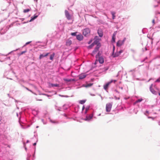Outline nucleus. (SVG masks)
Masks as SVG:
<instances>
[{
	"instance_id": "obj_1",
	"label": "nucleus",
	"mask_w": 160,
	"mask_h": 160,
	"mask_svg": "<svg viewBox=\"0 0 160 160\" xmlns=\"http://www.w3.org/2000/svg\"><path fill=\"white\" fill-rule=\"evenodd\" d=\"M117 2H119V3L118 5V8H120L121 7H125L126 6L127 2L126 0H116Z\"/></svg>"
},
{
	"instance_id": "obj_2",
	"label": "nucleus",
	"mask_w": 160,
	"mask_h": 160,
	"mask_svg": "<svg viewBox=\"0 0 160 160\" xmlns=\"http://www.w3.org/2000/svg\"><path fill=\"white\" fill-rule=\"evenodd\" d=\"M117 81L115 80H111L110 81L108 82L103 85L104 89L107 91L110 84L112 82L115 83Z\"/></svg>"
},
{
	"instance_id": "obj_3",
	"label": "nucleus",
	"mask_w": 160,
	"mask_h": 160,
	"mask_svg": "<svg viewBox=\"0 0 160 160\" xmlns=\"http://www.w3.org/2000/svg\"><path fill=\"white\" fill-rule=\"evenodd\" d=\"M90 32V30L88 28L84 29L83 30V34L86 37H88Z\"/></svg>"
},
{
	"instance_id": "obj_4",
	"label": "nucleus",
	"mask_w": 160,
	"mask_h": 160,
	"mask_svg": "<svg viewBox=\"0 0 160 160\" xmlns=\"http://www.w3.org/2000/svg\"><path fill=\"white\" fill-rule=\"evenodd\" d=\"M113 104L112 102L107 103L106 105V110L107 112H110L111 109Z\"/></svg>"
},
{
	"instance_id": "obj_5",
	"label": "nucleus",
	"mask_w": 160,
	"mask_h": 160,
	"mask_svg": "<svg viewBox=\"0 0 160 160\" xmlns=\"http://www.w3.org/2000/svg\"><path fill=\"white\" fill-rule=\"evenodd\" d=\"M94 41L93 42L96 45H101V43L100 42V41L101 40V39L99 38L98 36H96L94 38Z\"/></svg>"
},
{
	"instance_id": "obj_6",
	"label": "nucleus",
	"mask_w": 160,
	"mask_h": 160,
	"mask_svg": "<svg viewBox=\"0 0 160 160\" xmlns=\"http://www.w3.org/2000/svg\"><path fill=\"white\" fill-rule=\"evenodd\" d=\"M101 45H100V44L96 45V47L93 51L91 54L92 56H94V54H95L96 53V52L98 51L99 48L101 47Z\"/></svg>"
},
{
	"instance_id": "obj_7",
	"label": "nucleus",
	"mask_w": 160,
	"mask_h": 160,
	"mask_svg": "<svg viewBox=\"0 0 160 160\" xmlns=\"http://www.w3.org/2000/svg\"><path fill=\"white\" fill-rule=\"evenodd\" d=\"M123 50H120L119 51H117L114 54V55L112 56L113 58H115L119 56L123 52Z\"/></svg>"
},
{
	"instance_id": "obj_8",
	"label": "nucleus",
	"mask_w": 160,
	"mask_h": 160,
	"mask_svg": "<svg viewBox=\"0 0 160 160\" xmlns=\"http://www.w3.org/2000/svg\"><path fill=\"white\" fill-rule=\"evenodd\" d=\"M93 115L92 114H87L86 116V118L84 120L85 121H89L93 117Z\"/></svg>"
},
{
	"instance_id": "obj_9",
	"label": "nucleus",
	"mask_w": 160,
	"mask_h": 160,
	"mask_svg": "<svg viewBox=\"0 0 160 160\" xmlns=\"http://www.w3.org/2000/svg\"><path fill=\"white\" fill-rule=\"evenodd\" d=\"M65 13L67 18L68 20H70L71 19V16L68 11L67 10H65Z\"/></svg>"
},
{
	"instance_id": "obj_10",
	"label": "nucleus",
	"mask_w": 160,
	"mask_h": 160,
	"mask_svg": "<svg viewBox=\"0 0 160 160\" xmlns=\"http://www.w3.org/2000/svg\"><path fill=\"white\" fill-rule=\"evenodd\" d=\"M83 38V36L81 34H78L76 37L77 39L79 41H81L82 40Z\"/></svg>"
},
{
	"instance_id": "obj_11",
	"label": "nucleus",
	"mask_w": 160,
	"mask_h": 160,
	"mask_svg": "<svg viewBox=\"0 0 160 160\" xmlns=\"http://www.w3.org/2000/svg\"><path fill=\"white\" fill-rule=\"evenodd\" d=\"M97 33L100 37H102L103 36V32L102 29L99 28L98 30Z\"/></svg>"
},
{
	"instance_id": "obj_12",
	"label": "nucleus",
	"mask_w": 160,
	"mask_h": 160,
	"mask_svg": "<svg viewBox=\"0 0 160 160\" xmlns=\"http://www.w3.org/2000/svg\"><path fill=\"white\" fill-rule=\"evenodd\" d=\"M152 86L153 84H152L150 87V91L153 94H156L157 92L155 91L153 88H152Z\"/></svg>"
},
{
	"instance_id": "obj_13",
	"label": "nucleus",
	"mask_w": 160,
	"mask_h": 160,
	"mask_svg": "<svg viewBox=\"0 0 160 160\" xmlns=\"http://www.w3.org/2000/svg\"><path fill=\"white\" fill-rule=\"evenodd\" d=\"M97 59H98L100 63L102 64L104 63V59L102 57H99Z\"/></svg>"
},
{
	"instance_id": "obj_14",
	"label": "nucleus",
	"mask_w": 160,
	"mask_h": 160,
	"mask_svg": "<svg viewBox=\"0 0 160 160\" xmlns=\"http://www.w3.org/2000/svg\"><path fill=\"white\" fill-rule=\"evenodd\" d=\"M49 54V53H43L42 54H41L39 57V58L40 59H41L43 58L44 57H45L47 56Z\"/></svg>"
},
{
	"instance_id": "obj_15",
	"label": "nucleus",
	"mask_w": 160,
	"mask_h": 160,
	"mask_svg": "<svg viewBox=\"0 0 160 160\" xmlns=\"http://www.w3.org/2000/svg\"><path fill=\"white\" fill-rule=\"evenodd\" d=\"M38 15H37L36 14H35L33 16L31 17V19L29 21V22H31L33 21L36 18L38 17Z\"/></svg>"
},
{
	"instance_id": "obj_16",
	"label": "nucleus",
	"mask_w": 160,
	"mask_h": 160,
	"mask_svg": "<svg viewBox=\"0 0 160 160\" xmlns=\"http://www.w3.org/2000/svg\"><path fill=\"white\" fill-rule=\"evenodd\" d=\"M123 43L122 42V40H119L117 43V46L118 47H120L123 44Z\"/></svg>"
},
{
	"instance_id": "obj_17",
	"label": "nucleus",
	"mask_w": 160,
	"mask_h": 160,
	"mask_svg": "<svg viewBox=\"0 0 160 160\" xmlns=\"http://www.w3.org/2000/svg\"><path fill=\"white\" fill-rule=\"evenodd\" d=\"M87 75L84 74H81L78 76L79 79H82L86 77Z\"/></svg>"
},
{
	"instance_id": "obj_18",
	"label": "nucleus",
	"mask_w": 160,
	"mask_h": 160,
	"mask_svg": "<svg viewBox=\"0 0 160 160\" xmlns=\"http://www.w3.org/2000/svg\"><path fill=\"white\" fill-rule=\"evenodd\" d=\"M72 41L69 39H68L66 41V45L67 46H69L72 44Z\"/></svg>"
},
{
	"instance_id": "obj_19",
	"label": "nucleus",
	"mask_w": 160,
	"mask_h": 160,
	"mask_svg": "<svg viewBox=\"0 0 160 160\" xmlns=\"http://www.w3.org/2000/svg\"><path fill=\"white\" fill-rule=\"evenodd\" d=\"M64 80L65 81L67 82H70L71 81H75V79H67L65 78L64 79Z\"/></svg>"
},
{
	"instance_id": "obj_20",
	"label": "nucleus",
	"mask_w": 160,
	"mask_h": 160,
	"mask_svg": "<svg viewBox=\"0 0 160 160\" xmlns=\"http://www.w3.org/2000/svg\"><path fill=\"white\" fill-rule=\"evenodd\" d=\"M18 49H16L15 50H14L10 52H9L7 54L6 56H8V55H9L10 54H15L14 53V52H15V51H17V50H18Z\"/></svg>"
},
{
	"instance_id": "obj_21",
	"label": "nucleus",
	"mask_w": 160,
	"mask_h": 160,
	"mask_svg": "<svg viewBox=\"0 0 160 160\" xmlns=\"http://www.w3.org/2000/svg\"><path fill=\"white\" fill-rule=\"evenodd\" d=\"M48 119L49 120L50 122L52 123L56 124L59 123V122H58L52 120L50 118H49Z\"/></svg>"
},
{
	"instance_id": "obj_22",
	"label": "nucleus",
	"mask_w": 160,
	"mask_h": 160,
	"mask_svg": "<svg viewBox=\"0 0 160 160\" xmlns=\"http://www.w3.org/2000/svg\"><path fill=\"white\" fill-rule=\"evenodd\" d=\"M111 13L112 16V19H114L116 17V16L115 15L116 13L114 12H111Z\"/></svg>"
},
{
	"instance_id": "obj_23",
	"label": "nucleus",
	"mask_w": 160,
	"mask_h": 160,
	"mask_svg": "<svg viewBox=\"0 0 160 160\" xmlns=\"http://www.w3.org/2000/svg\"><path fill=\"white\" fill-rule=\"evenodd\" d=\"M93 85V83H89L86 84V85L84 86V87L86 88H88L91 86Z\"/></svg>"
},
{
	"instance_id": "obj_24",
	"label": "nucleus",
	"mask_w": 160,
	"mask_h": 160,
	"mask_svg": "<svg viewBox=\"0 0 160 160\" xmlns=\"http://www.w3.org/2000/svg\"><path fill=\"white\" fill-rule=\"evenodd\" d=\"M101 53L99 51L97 55H96L95 57L97 59L98 58L101 57Z\"/></svg>"
},
{
	"instance_id": "obj_25",
	"label": "nucleus",
	"mask_w": 160,
	"mask_h": 160,
	"mask_svg": "<svg viewBox=\"0 0 160 160\" xmlns=\"http://www.w3.org/2000/svg\"><path fill=\"white\" fill-rule=\"evenodd\" d=\"M55 54L54 53H53L50 55V59L51 60H53V59L54 57L55 56Z\"/></svg>"
},
{
	"instance_id": "obj_26",
	"label": "nucleus",
	"mask_w": 160,
	"mask_h": 160,
	"mask_svg": "<svg viewBox=\"0 0 160 160\" xmlns=\"http://www.w3.org/2000/svg\"><path fill=\"white\" fill-rule=\"evenodd\" d=\"M95 45L93 42L91 43V45L88 46V49H91L92 48L94 45Z\"/></svg>"
},
{
	"instance_id": "obj_27",
	"label": "nucleus",
	"mask_w": 160,
	"mask_h": 160,
	"mask_svg": "<svg viewBox=\"0 0 160 160\" xmlns=\"http://www.w3.org/2000/svg\"><path fill=\"white\" fill-rule=\"evenodd\" d=\"M143 112L144 114L146 116H147L149 113V111L148 110H146L145 111Z\"/></svg>"
},
{
	"instance_id": "obj_28",
	"label": "nucleus",
	"mask_w": 160,
	"mask_h": 160,
	"mask_svg": "<svg viewBox=\"0 0 160 160\" xmlns=\"http://www.w3.org/2000/svg\"><path fill=\"white\" fill-rule=\"evenodd\" d=\"M86 101V100H81L79 101V102L80 104H83Z\"/></svg>"
},
{
	"instance_id": "obj_29",
	"label": "nucleus",
	"mask_w": 160,
	"mask_h": 160,
	"mask_svg": "<svg viewBox=\"0 0 160 160\" xmlns=\"http://www.w3.org/2000/svg\"><path fill=\"white\" fill-rule=\"evenodd\" d=\"M78 33V32H71V35L72 36L76 37L77 35V33Z\"/></svg>"
},
{
	"instance_id": "obj_30",
	"label": "nucleus",
	"mask_w": 160,
	"mask_h": 160,
	"mask_svg": "<svg viewBox=\"0 0 160 160\" xmlns=\"http://www.w3.org/2000/svg\"><path fill=\"white\" fill-rule=\"evenodd\" d=\"M143 99L142 98H140L138 99L135 102V103H137L138 102H141L142 101Z\"/></svg>"
},
{
	"instance_id": "obj_31",
	"label": "nucleus",
	"mask_w": 160,
	"mask_h": 160,
	"mask_svg": "<svg viewBox=\"0 0 160 160\" xmlns=\"http://www.w3.org/2000/svg\"><path fill=\"white\" fill-rule=\"evenodd\" d=\"M115 46L114 45L113 46V48H112V56L114 55V53H115Z\"/></svg>"
},
{
	"instance_id": "obj_32",
	"label": "nucleus",
	"mask_w": 160,
	"mask_h": 160,
	"mask_svg": "<svg viewBox=\"0 0 160 160\" xmlns=\"http://www.w3.org/2000/svg\"><path fill=\"white\" fill-rule=\"evenodd\" d=\"M51 85L52 87H58L59 86V85L58 84H54L51 83Z\"/></svg>"
},
{
	"instance_id": "obj_33",
	"label": "nucleus",
	"mask_w": 160,
	"mask_h": 160,
	"mask_svg": "<svg viewBox=\"0 0 160 160\" xmlns=\"http://www.w3.org/2000/svg\"><path fill=\"white\" fill-rule=\"evenodd\" d=\"M89 107H87L86 108H85V114H86L87 112L88 111V110H89Z\"/></svg>"
},
{
	"instance_id": "obj_34",
	"label": "nucleus",
	"mask_w": 160,
	"mask_h": 160,
	"mask_svg": "<svg viewBox=\"0 0 160 160\" xmlns=\"http://www.w3.org/2000/svg\"><path fill=\"white\" fill-rule=\"evenodd\" d=\"M32 42V41H30L26 42V43L23 45V47H25L27 45L30 43Z\"/></svg>"
},
{
	"instance_id": "obj_35",
	"label": "nucleus",
	"mask_w": 160,
	"mask_h": 160,
	"mask_svg": "<svg viewBox=\"0 0 160 160\" xmlns=\"http://www.w3.org/2000/svg\"><path fill=\"white\" fill-rule=\"evenodd\" d=\"M30 11V9L28 8V9H26L24 10L23 12L24 13H26V12H28Z\"/></svg>"
},
{
	"instance_id": "obj_36",
	"label": "nucleus",
	"mask_w": 160,
	"mask_h": 160,
	"mask_svg": "<svg viewBox=\"0 0 160 160\" xmlns=\"http://www.w3.org/2000/svg\"><path fill=\"white\" fill-rule=\"evenodd\" d=\"M116 37H115L112 36V42H115Z\"/></svg>"
},
{
	"instance_id": "obj_37",
	"label": "nucleus",
	"mask_w": 160,
	"mask_h": 160,
	"mask_svg": "<svg viewBox=\"0 0 160 160\" xmlns=\"http://www.w3.org/2000/svg\"><path fill=\"white\" fill-rule=\"evenodd\" d=\"M22 87H23V88H25L27 90H28V91H30V92H32V91L31 90H30V89H29V88H27V87H25V86H24L23 85H22Z\"/></svg>"
},
{
	"instance_id": "obj_38",
	"label": "nucleus",
	"mask_w": 160,
	"mask_h": 160,
	"mask_svg": "<svg viewBox=\"0 0 160 160\" xmlns=\"http://www.w3.org/2000/svg\"><path fill=\"white\" fill-rule=\"evenodd\" d=\"M154 107V105H151V106H148V109L152 108Z\"/></svg>"
},
{
	"instance_id": "obj_39",
	"label": "nucleus",
	"mask_w": 160,
	"mask_h": 160,
	"mask_svg": "<svg viewBox=\"0 0 160 160\" xmlns=\"http://www.w3.org/2000/svg\"><path fill=\"white\" fill-rule=\"evenodd\" d=\"M155 82H160V77L156 80Z\"/></svg>"
},
{
	"instance_id": "obj_40",
	"label": "nucleus",
	"mask_w": 160,
	"mask_h": 160,
	"mask_svg": "<svg viewBox=\"0 0 160 160\" xmlns=\"http://www.w3.org/2000/svg\"><path fill=\"white\" fill-rule=\"evenodd\" d=\"M31 157V155H29L28 154V156L27 158V160H30V158Z\"/></svg>"
},
{
	"instance_id": "obj_41",
	"label": "nucleus",
	"mask_w": 160,
	"mask_h": 160,
	"mask_svg": "<svg viewBox=\"0 0 160 160\" xmlns=\"http://www.w3.org/2000/svg\"><path fill=\"white\" fill-rule=\"evenodd\" d=\"M114 98L116 100H119L120 99V98L119 97H117L116 96H114Z\"/></svg>"
},
{
	"instance_id": "obj_42",
	"label": "nucleus",
	"mask_w": 160,
	"mask_h": 160,
	"mask_svg": "<svg viewBox=\"0 0 160 160\" xmlns=\"http://www.w3.org/2000/svg\"><path fill=\"white\" fill-rule=\"evenodd\" d=\"M27 52V50H25L24 51H22V52H21L20 54L21 55L23 54V53H25V52Z\"/></svg>"
},
{
	"instance_id": "obj_43",
	"label": "nucleus",
	"mask_w": 160,
	"mask_h": 160,
	"mask_svg": "<svg viewBox=\"0 0 160 160\" xmlns=\"http://www.w3.org/2000/svg\"><path fill=\"white\" fill-rule=\"evenodd\" d=\"M116 33H117V32H115L113 33V35H112V36H113V37H115L116 36Z\"/></svg>"
},
{
	"instance_id": "obj_44",
	"label": "nucleus",
	"mask_w": 160,
	"mask_h": 160,
	"mask_svg": "<svg viewBox=\"0 0 160 160\" xmlns=\"http://www.w3.org/2000/svg\"><path fill=\"white\" fill-rule=\"evenodd\" d=\"M92 39H91L88 42V44H90L92 42Z\"/></svg>"
},
{
	"instance_id": "obj_45",
	"label": "nucleus",
	"mask_w": 160,
	"mask_h": 160,
	"mask_svg": "<svg viewBox=\"0 0 160 160\" xmlns=\"http://www.w3.org/2000/svg\"><path fill=\"white\" fill-rule=\"evenodd\" d=\"M126 40V38H123V40H122V42H123V43H124V42H125V41Z\"/></svg>"
},
{
	"instance_id": "obj_46",
	"label": "nucleus",
	"mask_w": 160,
	"mask_h": 160,
	"mask_svg": "<svg viewBox=\"0 0 160 160\" xmlns=\"http://www.w3.org/2000/svg\"><path fill=\"white\" fill-rule=\"evenodd\" d=\"M63 115L64 116H65V117H66L67 118H68V117H67V114H66L65 113H64V114H63Z\"/></svg>"
},
{
	"instance_id": "obj_47",
	"label": "nucleus",
	"mask_w": 160,
	"mask_h": 160,
	"mask_svg": "<svg viewBox=\"0 0 160 160\" xmlns=\"http://www.w3.org/2000/svg\"><path fill=\"white\" fill-rule=\"evenodd\" d=\"M23 144H24V147L25 148V149L26 150H27V148L25 146V143H23Z\"/></svg>"
},
{
	"instance_id": "obj_48",
	"label": "nucleus",
	"mask_w": 160,
	"mask_h": 160,
	"mask_svg": "<svg viewBox=\"0 0 160 160\" xmlns=\"http://www.w3.org/2000/svg\"><path fill=\"white\" fill-rule=\"evenodd\" d=\"M20 119H21V117H19V122L20 124H21Z\"/></svg>"
},
{
	"instance_id": "obj_49",
	"label": "nucleus",
	"mask_w": 160,
	"mask_h": 160,
	"mask_svg": "<svg viewBox=\"0 0 160 160\" xmlns=\"http://www.w3.org/2000/svg\"><path fill=\"white\" fill-rule=\"evenodd\" d=\"M114 91H115L116 92L118 93H119V92H118V91L117 89H115V90H114Z\"/></svg>"
},
{
	"instance_id": "obj_50",
	"label": "nucleus",
	"mask_w": 160,
	"mask_h": 160,
	"mask_svg": "<svg viewBox=\"0 0 160 160\" xmlns=\"http://www.w3.org/2000/svg\"><path fill=\"white\" fill-rule=\"evenodd\" d=\"M156 14H160V12H159L158 11H157V12H156Z\"/></svg>"
},
{
	"instance_id": "obj_51",
	"label": "nucleus",
	"mask_w": 160,
	"mask_h": 160,
	"mask_svg": "<svg viewBox=\"0 0 160 160\" xmlns=\"http://www.w3.org/2000/svg\"><path fill=\"white\" fill-rule=\"evenodd\" d=\"M152 23H153V25L155 23V20L154 19H153L152 20Z\"/></svg>"
},
{
	"instance_id": "obj_52",
	"label": "nucleus",
	"mask_w": 160,
	"mask_h": 160,
	"mask_svg": "<svg viewBox=\"0 0 160 160\" xmlns=\"http://www.w3.org/2000/svg\"><path fill=\"white\" fill-rule=\"evenodd\" d=\"M46 6H47V7H48V6L51 7V5L50 4H48Z\"/></svg>"
},
{
	"instance_id": "obj_53",
	"label": "nucleus",
	"mask_w": 160,
	"mask_h": 160,
	"mask_svg": "<svg viewBox=\"0 0 160 160\" xmlns=\"http://www.w3.org/2000/svg\"><path fill=\"white\" fill-rule=\"evenodd\" d=\"M42 43L41 42L39 41H37V42H36V43Z\"/></svg>"
},
{
	"instance_id": "obj_54",
	"label": "nucleus",
	"mask_w": 160,
	"mask_h": 160,
	"mask_svg": "<svg viewBox=\"0 0 160 160\" xmlns=\"http://www.w3.org/2000/svg\"><path fill=\"white\" fill-rule=\"evenodd\" d=\"M148 118H152V119H153V118L151 117H150V116H148Z\"/></svg>"
},
{
	"instance_id": "obj_55",
	"label": "nucleus",
	"mask_w": 160,
	"mask_h": 160,
	"mask_svg": "<svg viewBox=\"0 0 160 160\" xmlns=\"http://www.w3.org/2000/svg\"><path fill=\"white\" fill-rule=\"evenodd\" d=\"M10 57H7L6 58L7 59H10Z\"/></svg>"
},
{
	"instance_id": "obj_56",
	"label": "nucleus",
	"mask_w": 160,
	"mask_h": 160,
	"mask_svg": "<svg viewBox=\"0 0 160 160\" xmlns=\"http://www.w3.org/2000/svg\"><path fill=\"white\" fill-rule=\"evenodd\" d=\"M85 108V107L84 106H83V107L82 108V110H84Z\"/></svg>"
},
{
	"instance_id": "obj_57",
	"label": "nucleus",
	"mask_w": 160,
	"mask_h": 160,
	"mask_svg": "<svg viewBox=\"0 0 160 160\" xmlns=\"http://www.w3.org/2000/svg\"><path fill=\"white\" fill-rule=\"evenodd\" d=\"M42 122L43 123V124H46V123H45L44 122V120H43V119H42Z\"/></svg>"
},
{
	"instance_id": "obj_58",
	"label": "nucleus",
	"mask_w": 160,
	"mask_h": 160,
	"mask_svg": "<svg viewBox=\"0 0 160 160\" xmlns=\"http://www.w3.org/2000/svg\"><path fill=\"white\" fill-rule=\"evenodd\" d=\"M120 72V71H119V72H118V75L116 76V77H118V75H119V72Z\"/></svg>"
},
{
	"instance_id": "obj_59",
	"label": "nucleus",
	"mask_w": 160,
	"mask_h": 160,
	"mask_svg": "<svg viewBox=\"0 0 160 160\" xmlns=\"http://www.w3.org/2000/svg\"><path fill=\"white\" fill-rule=\"evenodd\" d=\"M97 62H98V61H97V60H96V61H95V62H94V64H95V65L96 64H97Z\"/></svg>"
},
{
	"instance_id": "obj_60",
	"label": "nucleus",
	"mask_w": 160,
	"mask_h": 160,
	"mask_svg": "<svg viewBox=\"0 0 160 160\" xmlns=\"http://www.w3.org/2000/svg\"><path fill=\"white\" fill-rule=\"evenodd\" d=\"M144 29H142V32L143 33H145V32H144Z\"/></svg>"
},
{
	"instance_id": "obj_61",
	"label": "nucleus",
	"mask_w": 160,
	"mask_h": 160,
	"mask_svg": "<svg viewBox=\"0 0 160 160\" xmlns=\"http://www.w3.org/2000/svg\"><path fill=\"white\" fill-rule=\"evenodd\" d=\"M36 145V142H35V143H34L33 144V145L34 146H35Z\"/></svg>"
},
{
	"instance_id": "obj_62",
	"label": "nucleus",
	"mask_w": 160,
	"mask_h": 160,
	"mask_svg": "<svg viewBox=\"0 0 160 160\" xmlns=\"http://www.w3.org/2000/svg\"><path fill=\"white\" fill-rule=\"evenodd\" d=\"M119 88H120L122 90L123 89V88L122 87H119Z\"/></svg>"
},
{
	"instance_id": "obj_63",
	"label": "nucleus",
	"mask_w": 160,
	"mask_h": 160,
	"mask_svg": "<svg viewBox=\"0 0 160 160\" xmlns=\"http://www.w3.org/2000/svg\"><path fill=\"white\" fill-rule=\"evenodd\" d=\"M29 142V141L28 140H27L26 141V143H28Z\"/></svg>"
},
{
	"instance_id": "obj_64",
	"label": "nucleus",
	"mask_w": 160,
	"mask_h": 160,
	"mask_svg": "<svg viewBox=\"0 0 160 160\" xmlns=\"http://www.w3.org/2000/svg\"><path fill=\"white\" fill-rule=\"evenodd\" d=\"M158 123L159 125H160V121L158 122Z\"/></svg>"
}]
</instances>
